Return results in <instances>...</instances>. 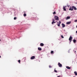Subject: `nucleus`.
Segmentation results:
<instances>
[{
    "label": "nucleus",
    "mask_w": 77,
    "mask_h": 77,
    "mask_svg": "<svg viewBox=\"0 0 77 77\" xmlns=\"http://www.w3.org/2000/svg\"><path fill=\"white\" fill-rule=\"evenodd\" d=\"M68 53H69V50Z\"/></svg>",
    "instance_id": "36"
},
{
    "label": "nucleus",
    "mask_w": 77,
    "mask_h": 77,
    "mask_svg": "<svg viewBox=\"0 0 77 77\" xmlns=\"http://www.w3.org/2000/svg\"><path fill=\"white\" fill-rule=\"evenodd\" d=\"M70 19V17L69 16L67 17L66 18V20H68V19Z\"/></svg>",
    "instance_id": "10"
},
{
    "label": "nucleus",
    "mask_w": 77,
    "mask_h": 77,
    "mask_svg": "<svg viewBox=\"0 0 77 77\" xmlns=\"http://www.w3.org/2000/svg\"><path fill=\"white\" fill-rule=\"evenodd\" d=\"M1 57V56H0V58Z\"/></svg>",
    "instance_id": "38"
},
{
    "label": "nucleus",
    "mask_w": 77,
    "mask_h": 77,
    "mask_svg": "<svg viewBox=\"0 0 77 77\" xmlns=\"http://www.w3.org/2000/svg\"><path fill=\"white\" fill-rule=\"evenodd\" d=\"M35 58V56H32L30 58V59H31L33 60V59H34Z\"/></svg>",
    "instance_id": "4"
},
{
    "label": "nucleus",
    "mask_w": 77,
    "mask_h": 77,
    "mask_svg": "<svg viewBox=\"0 0 77 77\" xmlns=\"http://www.w3.org/2000/svg\"><path fill=\"white\" fill-rule=\"evenodd\" d=\"M76 33H77V31H76Z\"/></svg>",
    "instance_id": "35"
},
{
    "label": "nucleus",
    "mask_w": 77,
    "mask_h": 77,
    "mask_svg": "<svg viewBox=\"0 0 77 77\" xmlns=\"http://www.w3.org/2000/svg\"><path fill=\"white\" fill-rule=\"evenodd\" d=\"M56 75H57V74Z\"/></svg>",
    "instance_id": "43"
},
{
    "label": "nucleus",
    "mask_w": 77,
    "mask_h": 77,
    "mask_svg": "<svg viewBox=\"0 0 77 77\" xmlns=\"http://www.w3.org/2000/svg\"><path fill=\"white\" fill-rule=\"evenodd\" d=\"M44 45V44L43 43H41L40 44V46L41 47H43Z\"/></svg>",
    "instance_id": "6"
},
{
    "label": "nucleus",
    "mask_w": 77,
    "mask_h": 77,
    "mask_svg": "<svg viewBox=\"0 0 77 77\" xmlns=\"http://www.w3.org/2000/svg\"><path fill=\"white\" fill-rule=\"evenodd\" d=\"M70 23H71V21L68 22L66 23V24H70Z\"/></svg>",
    "instance_id": "14"
},
{
    "label": "nucleus",
    "mask_w": 77,
    "mask_h": 77,
    "mask_svg": "<svg viewBox=\"0 0 77 77\" xmlns=\"http://www.w3.org/2000/svg\"><path fill=\"white\" fill-rule=\"evenodd\" d=\"M38 50L39 51H41L42 50V48H41L38 47Z\"/></svg>",
    "instance_id": "9"
},
{
    "label": "nucleus",
    "mask_w": 77,
    "mask_h": 77,
    "mask_svg": "<svg viewBox=\"0 0 77 77\" xmlns=\"http://www.w3.org/2000/svg\"><path fill=\"white\" fill-rule=\"evenodd\" d=\"M54 18L55 19V20H58V16H55L54 17Z\"/></svg>",
    "instance_id": "2"
},
{
    "label": "nucleus",
    "mask_w": 77,
    "mask_h": 77,
    "mask_svg": "<svg viewBox=\"0 0 77 77\" xmlns=\"http://www.w3.org/2000/svg\"><path fill=\"white\" fill-rule=\"evenodd\" d=\"M54 23H56V22L54 21H53L52 22V24H54Z\"/></svg>",
    "instance_id": "18"
},
{
    "label": "nucleus",
    "mask_w": 77,
    "mask_h": 77,
    "mask_svg": "<svg viewBox=\"0 0 77 77\" xmlns=\"http://www.w3.org/2000/svg\"><path fill=\"white\" fill-rule=\"evenodd\" d=\"M54 72H57V71L56 70V69H54Z\"/></svg>",
    "instance_id": "19"
},
{
    "label": "nucleus",
    "mask_w": 77,
    "mask_h": 77,
    "mask_svg": "<svg viewBox=\"0 0 77 77\" xmlns=\"http://www.w3.org/2000/svg\"><path fill=\"white\" fill-rule=\"evenodd\" d=\"M74 73L75 75H77V72H74Z\"/></svg>",
    "instance_id": "15"
},
{
    "label": "nucleus",
    "mask_w": 77,
    "mask_h": 77,
    "mask_svg": "<svg viewBox=\"0 0 77 77\" xmlns=\"http://www.w3.org/2000/svg\"><path fill=\"white\" fill-rule=\"evenodd\" d=\"M61 36L62 38H64V37L63 36V35H61Z\"/></svg>",
    "instance_id": "24"
},
{
    "label": "nucleus",
    "mask_w": 77,
    "mask_h": 77,
    "mask_svg": "<svg viewBox=\"0 0 77 77\" xmlns=\"http://www.w3.org/2000/svg\"><path fill=\"white\" fill-rule=\"evenodd\" d=\"M52 21H55V20H54V19H53L52 20Z\"/></svg>",
    "instance_id": "30"
},
{
    "label": "nucleus",
    "mask_w": 77,
    "mask_h": 77,
    "mask_svg": "<svg viewBox=\"0 0 77 77\" xmlns=\"http://www.w3.org/2000/svg\"><path fill=\"white\" fill-rule=\"evenodd\" d=\"M76 28H77V25L76 26Z\"/></svg>",
    "instance_id": "40"
},
{
    "label": "nucleus",
    "mask_w": 77,
    "mask_h": 77,
    "mask_svg": "<svg viewBox=\"0 0 77 77\" xmlns=\"http://www.w3.org/2000/svg\"><path fill=\"white\" fill-rule=\"evenodd\" d=\"M64 7L65 8H66V6H64Z\"/></svg>",
    "instance_id": "32"
},
{
    "label": "nucleus",
    "mask_w": 77,
    "mask_h": 77,
    "mask_svg": "<svg viewBox=\"0 0 77 77\" xmlns=\"http://www.w3.org/2000/svg\"><path fill=\"white\" fill-rule=\"evenodd\" d=\"M73 42L74 43H75V42H76V40L74 39L73 40Z\"/></svg>",
    "instance_id": "17"
},
{
    "label": "nucleus",
    "mask_w": 77,
    "mask_h": 77,
    "mask_svg": "<svg viewBox=\"0 0 77 77\" xmlns=\"http://www.w3.org/2000/svg\"><path fill=\"white\" fill-rule=\"evenodd\" d=\"M0 41H1V40H0Z\"/></svg>",
    "instance_id": "39"
},
{
    "label": "nucleus",
    "mask_w": 77,
    "mask_h": 77,
    "mask_svg": "<svg viewBox=\"0 0 77 77\" xmlns=\"http://www.w3.org/2000/svg\"><path fill=\"white\" fill-rule=\"evenodd\" d=\"M3 11V9L1 8L0 9V11Z\"/></svg>",
    "instance_id": "27"
},
{
    "label": "nucleus",
    "mask_w": 77,
    "mask_h": 77,
    "mask_svg": "<svg viewBox=\"0 0 77 77\" xmlns=\"http://www.w3.org/2000/svg\"><path fill=\"white\" fill-rule=\"evenodd\" d=\"M53 14L54 15V14H56V12L55 11H54V12L53 13Z\"/></svg>",
    "instance_id": "21"
},
{
    "label": "nucleus",
    "mask_w": 77,
    "mask_h": 77,
    "mask_svg": "<svg viewBox=\"0 0 77 77\" xmlns=\"http://www.w3.org/2000/svg\"><path fill=\"white\" fill-rule=\"evenodd\" d=\"M73 51H74V53H75V54H76V51H74V50Z\"/></svg>",
    "instance_id": "23"
},
{
    "label": "nucleus",
    "mask_w": 77,
    "mask_h": 77,
    "mask_svg": "<svg viewBox=\"0 0 77 77\" xmlns=\"http://www.w3.org/2000/svg\"><path fill=\"white\" fill-rule=\"evenodd\" d=\"M72 37H71V36H70L69 39V41H70L69 44L71 43V42L72 41Z\"/></svg>",
    "instance_id": "1"
},
{
    "label": "nucleus",
    "mask_w": 77,
    "mask_h": 77,
    "mask_svg": "<svg viewBox=\"0 0 77 77\" xmlns=\"http://www.w3.org/2000/svg\"><path fill=\"white\" fill-rule=\"evenodd\" d=\"M26 13H24V14H23V16L24 17H26Z\"/></svg>",
    "instance_id": "20"
},
{
    "label": "nucleus",
    "mask_w": 77,
    "mask_h": 77,
    "mask_svg": "<svg viewBox=\"0 0 77 77\" xmlns=\"http://www.w3.org/2000/svg\"><path fill=\"white\" fill-rule=\"evenodd\" d=\"M56 29H57L56 28H55Z\"/></svg>",
    "instance_id": "42"
},
{
    "label": "nucleus",
    "mask_w": 77,
    "mask_h": 77,
    "mask_svg": "<svg viewBox=\"0 0 77 77\" xmlns=\"http://www.w3.org/2000/svg\"><path fill=\"white\" fill-rule=\"evenodd\" d=\"M49 66L50 68H52V66Z\"/></svg>",
    "instance_id": "26"
},
{
    "label": "nucleus",
    "mask_w": 77,
    "mask_h": 77,
    "mask_svg": "<svg viewBox=\"0 0 77 77\" xmlns=\"http://www.w3.org/2000/svg\"><path fill=\"white\" fill-rule=\"evenodd\" d=\"M20 62H21V60H18V62H19V63H20Z\"/></svg>",
    "instance_id": "22"
},
{
    "label": "nucleus",
    "mask_w": 77,
    "mask_h": 77,
    "mask_svg": "<svg viewBox=\"0 0 77 77\" xmlns=\"http://www.w3.org/2000/svg\"><path fill=\"white\" fill-rule=\"evenodd\" d=\"M60 23H61V22L59 21V24H58V26H60Z\"/></svg>",
    "instance_id": "16"
},
{
    "label": "nucleus",
    "mask_w": 77,
    "mask_h": 77,
    "mask_svg": "<svg viewBox=\"0 0 77 77\" xmlns=\"http://www.w3.org/2000/svg\"><path fill=\"white\" fill-rule=\"evenodd\" d=\"M62 27L63 28V27H65V24H64V23H62Z\"/></svg>",
    "instance_id": "7"
},
{
    "label": "nucleus",
    "mask_w": 77,
    "mask_h": 77,
    "mask_svg": "<svg viewBox=\"0 0 77 77\" xmlns=\"http://www.w3.org/2000/svg\"><path fill=\"white\" fill-rule=\"evenodd\" d=\"M14 14L15 15H16V12H14Z\"/></svg>",
    "instance_id": "29"
},
{
    "label": "nucleus",
    "mask_w": 77,
    "mask_h": 77,
    "mask_svg": "<svg viewBox=\"0 0 77 77\" xmlns=\"http://www.w3.org/2000/svg\"><path fill=\"white\" fill-rule=\"evenodd\" d=\"M51 54H54V51H51Z\"/></svg>",
    "instance_id": "13"
},
{
    "label": "nucleus",
    "mask_w": 77,
    "mask_h": 77,
    "mask_svg": "<svg viewBox=\"0 0 77 77\" xmlns=\"http://www.w3.org/2000/svg\"><path fill=\"white\" fill-rule=\"evenodd\" d=\"M39 20V18H38V17H36V20Z\"/></svg>",
    "instance_id": "25"
},
{
    "label": "nucleus",
    "mask_w": 77,
    "mask_h": 77,
    "mask_svg": "<svg viewBox=\"0 0 77 77\" xmlns=\"http://www.w3.org/2000/svg\"><path fill=\"white\" fill-rule=\"evenodd\" d=\"M60 77V76H58V77Z\"/></svg>",
    "instance_id": "34"
},
{
    "label": "nucleus",
    "mask_w": 77,
    "mask_h": 77,
    "mask_svg": "<svg viewBox=\"0 0 77 77\" xmlns=\"http://www.w3.org/2000/svg\"><path fill=\"white\" fill-rule=\"evenodd\" d=\"M66 68H67V69H71V68L68 66H66Z\"/></svg>",
    "instance_id": "12"
},
{
    "label": "nucleus",
    "mask_w": 77,
    "mask_h": 77,
    "mask_svg": "<svg viewBox=\"0 0 77 77\" xmlns=\"http://www.w3.org/2000/svg\"><path fill=\"white\" fill-rule=\"evenodd\" d=\"M76 21H77V20H75V22H76Z\"/></svg>",
    "instance_id": "33"
},
{
    "label": "nucleus",
    "mask_w": 77,
    "mask_h": 77,
    "mask_svg": "<svg viewBox=\"0 0 77 77\" xmlns=\"http://www.w3.org/2000/svg\"><path fill=\"white\" fill-rule=\"evenodd\" d=\"M69 11H74L73 8H70L69 9Z\"/></svg>",
    "instance_id": "8"
},
{
    "label": "nucleus",
    "mask_w": 77,
    "mask_h": 77,
    "mask_svg": "<svg viewBox=\"0 0 77 77\" xmlns=\"http://www.w3.org/2000/svg\"><path fill=\"white\" fill-rule=\"evenodd\" d=\"M57 77H58V76H57Z\"/></svg>",
    "instance_id": "41"
},
{
    "label": "nucleus",
    "mask_w": 77,
    "mask_h": 77,
    "mask_svg": "<svg viewBox=\"0 0 77 77\" xmlns=\"http://www.w3.org/2000/svg\"><path fill=\"white\" fill-rule=\"evenodd\" d=\"M58 65L59 66V67H62V64H60V63H58Z\"/></svg>",
    "instance_id": "3"
},
{
    "label": "nucleus",
    "mask_w": 77,
    "mask_h": 77,
    "mask_svg": "<svg viewBox=\"0 0 77 77\" xmlns=\"http://www.w3.org/2000/svg\"><path fill=\"white\" fill-rule=\"evenodd\" d=\"M16 19H17V17H14V20H16Z\"/></svg>",
    "instance_id": "28"
},
{
    "label": "nucleus",
    "mask_w": 77,
    "mask_h": 77,
    "mask_svg": "<svg viewBox=\"0 0 77 77\" xmlns=\"http://www.w3.org/2000/svg\"><path fill=\"white\" fill-rule=\"evenodd\" d=\"M57 26H58V23H57Z\"/></svg>",
    "instance_id": "37"
},
{
    "label": "nucleus",
    "mask_w": 77,
    "mask_h": 77,
    "mask_svg": "<svg viewBox=\"0 0 77 77\" xmlns=\"http://www.w3.org/2000/svg\"><path fill=\"white\" fill-rule=\"evenodd\" d=\"M73 9H74V10H77V8L74 6H72Z\"/></svg>",
    "instance_id": "5"
},
{
    "label": "nucleus",
    "mask_w": 77,
    "mask_h": 77,
    "mask_svg": "<svg viewBox=\"0 0 77 77\" xmlns=\"http://www.w3.org/2000/svg\"><path fill=\"white\" fill-rule=\"evenodd\" d=\"M63 10L64 11H66V8L64 7V6H63Z\"/></svg>",
    "instance_id": "11"
},
{
    "label": "nucleus",
    "mask_w": 77,
    "mask_h": 77,
    "mask_svg": "<svg viewBox=\"0 0 77 77\" xmlns=\"http://www.w3.org/2000/svg\"><path fill=\"white\" fill-rule=\"evenodd\" d=\"M67 7H69V5H67Z\"/></svg>",
    "instance_id": "31"
}]
</instances>
